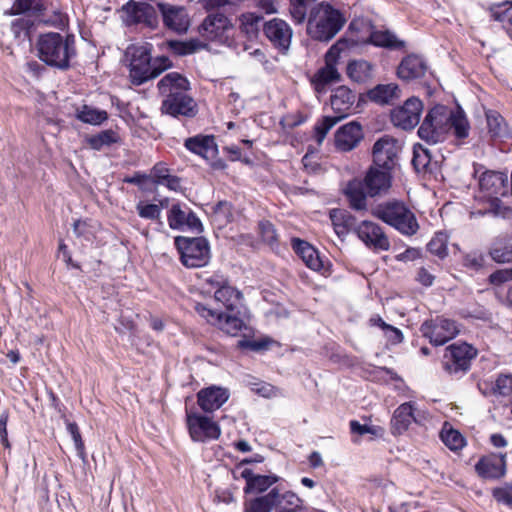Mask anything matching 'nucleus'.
I'll use <instances>...</instances> for the list:
<instances>
[{
    "label": "nucleus",
    "mask_w": 512,
    "mask_h": 512,
    "mask_svg": "<svg viewBox=\"0 0 512 512\" xmlns=\"http://www.w3.org/2000/svg\"><path fill=\"white\" fill-rule=\"evenodd\" d=\"M470 124L461 106L455 110L445 105H435L426 114L421 126L418 128V137L428 143L443 141L448 134L462 141L469 136Z\"/></svg>",
    "instance_id": "f257e3e1"
},
{
    "label": "nucleus",
    "mask_w": 512,
    "mask_h": 512,
    "mask_svg": "<svg viewBox=\"0 0 512 512\" xmlns=\"http://www.w3.org/2000/svg\"><path fill=\"white\" fill-rule=\"evenodd\" d=\"M162 101L161 112L174 118H193L197 112L195 100L187 93L190 83L186 77L178 72L166 74L157 84Z\"/></svg>",
    "instance_id": "f03ea898"
},
{
    "label": "nucleus",
    "mask_w": 512,
    "mask_h": 512,
    "mask_svg": "<svg viewBox=\"0 0 512 512\" xmlns=\"http://www.w3.org/2000/svg\"><path fill=\"white\" fill-rule=\"evenodd\" d=\"M38 58L46 65L66 71L71 67V60L77 56L75 36L62 35L58 32L40 34L36 41Z\"/></svg>",
    "instance_id": "7ed1b4c3"
},
{
    "label": "nucleus",
    "mask_w": 512,
    "mask_h": 512,
    "mask_svg": "<svg viewBox=\"0 0 512 512\" xmlns=\"http://www.w3.org/2000/svg\"><path fill=\"white\" fill-rule=\"evenodd\" d=\"M345 22L339 10L327 2H321L311 9L307 21V33L314 40L328 42L342 29Z\"/></svg>",
    "instance_id": "20e7f679"
},
{
    "label": "nucleus",
    "mask_w": 512,
    "mask_h": 512,
    "mask_svg": "<svg viewBox=\"0 0 512 512\" xmlns=\"http://www.w3.org/2000/svg\"><path fill=\"white\" fill-rule=\"evenodd\" d=\"M372 214L403 234L412 235L416 232L415 217L401 202L380 203L372 209Z\"/></svg>",
    "instance_id": "39448f33"
},
{
    "label": "nucleus",
    "mask_w": 512,
    "mask_h": 512,
    "mask_svg": "<svg viewBox=\"0 0 512 512\" xmlns=\"http://www.w3.org/2000/svg\"><path fill=\"white\" fill-rule=\"evenodd\" d=\"M174 242L185 267L199 268L208 264L210 247L206 238L177 236Z\"/></svg>",
    "instance_id": "423d86ee"
},
{
    "label": "nucleus",
    "mask_w": 512,
    "mask_h": 512,
    "mask_svg": "<svg viewBox=\"0 0 512 512\" xmlns=\"http://www.w3.org/2000/svg\"><path fill=\"white\" fill-rule=\"evenodd\" d=\"M477 356V349L466 342L453 343L446 347L443 355V368L451 375L466 373L472 360Z\"/></svg>",
    "instance_id": "0eeeda50"
},
{
    "label": "nucleus",
    "mask_w": 512,
    "mask_h": 512,
    "mask_svg": "<svg viewBox=\"0 0 512 512\" xmlns=\"http://www.w3.org/2000/svg\"><path fill=\"white\" fill-rule=\"evenodd\" d=\"M130 59V78L134 85H141L154 79V69L151 56V45H133L128 48Z\"/></svg>",
    "instance_id": "6e6552de"
},
{
    "label": "nucleus",
    "mask_w": 512,
    "mask_h": 512,
    "mask_svg": "<svg viewBox=\"0 0 512 512\" xmlns=\"http://www.w3.org/2000/svg\"><path fill=\"white\" fill-rule=\"evenodd\" d=\"M195 310L207 322L218 326L222 331L231 336L237 335L245 327L243 320L239 317L240 309L235 312H222L217 309H211L205 304L196 303Z\"/></svg>",
    "instance_id": "1a4fd4ad"
},
{
    "label": "nucleus",
    "mask_w": 512,
    "mask_h": 512,
    "mask_svg": "<svg viewBox=\"0 0 512 512\" xmlns=\"http://www.w3.org/2000/svg\"><path fill=\"white\" fill-rule=\"evenodd\" d=\"M461 325L453 319L438 316L435 319L425 321L421 325V332L430 343L441 346L454 339L460 333Z\"/></svg>",
    "instance_id": "9d476101"
},
{
    "label": "nucleus",
    "mask_w": 512,
    "mask_h": 512,
    "mask_svg": "<svg viewBox=\"0 0 512 512\" xmlns=\"http://www.w3.org/2000/svg\"><path fill=\"white\" fill-rule=\"evenodd\" d=\"M122 19L126 26L142 25L155 29L158 26V14L149 3L129 0L121 8Z\"/></svg>",
    "instance_id": "9b49d317"
},
{
    "label": "nucleus",
    "mask_w": 512,
    "mask_h": 512,
    "mask_svg": "<svg viewBox=\"0 0 512 512\" xmlns=\"http://www.w3.org/2000/svg\"><path fill=\"white\" fill-rule=\"evenodd\" d=\"M186 422L191 439L195 442H205L218 439L221 435L219 425L211 418L196 412H186Z\"/></svg>",
    "instance_id": "f8f14e48"
},
{
    "label": "nucleus",
    "mask_w": 512,
    "mask_h": 512,
    "mask_svg": "<svg viewBox=\"0 0 512 512\" xmlns=\"http://www.w3.org/2000/svg\"><path fill=\"white\" fill-rule=\"evenodd\" d=\"M263 34L279 52L285 53L288 51L293 32L286 21L280 18L266 21L263 24Z\"/></svg>",
    "instance_id": "ddd939ff"
},
{
    "label": "nucleus",
    "mask_w": 512,
    "mask_h": 512,
    "mask_svg": "<svg viewBox=\"0 0 512 512\" xmlns=\"http://www.w3.org/2000/svg\"><path fill=\"white\" fill-rule=\"evenodd\" d=\"M157 6L161 12L163 24L167 29L177 34H184L188 31L190 18L184 7L166 3H158Z\"/></svg>",
    "instance_id": "4468645a"
},
{
    "label": "nucleus",
    "mask_w": 512,
    "mask_h": 512,
    "mask_svg": "<svg viewBox=\"0 0 512 512\" xmlns=\"http://www.w3.org/2000/svg\"><path fill=\"white\" fill-rule=\"evenodd\" d=\"M357 236L375 251H387L390 248V242L382 228L372 222L364 220L356 227Z\"/></svg>",
    "instance_id": "2eb2a0df"
},
{
    "label": "nucleus",
    "mask_w": 512,
    "mask_h": 512,
    "mask_svg": "<svg viewBox=\"0 0 512 512\" xmlns=\"http://www.w3.org/2000/svg\"><path fill=\"white\" fill-rule=\"evenodd\" d=\"M480 190L490 198L498 199L509 192V181L506 173L486 171L479 178Z\"/></svg>",
    "instance_id": "dca6fc26"
},
{
    "label": "nucleus",
    "mask_w": 512,
    "mask_h": 512,
    "mask_svg": "<svg viewBox=\"0 0 512 512\" xmlns=\"http://www.w3.org/2000/svg\"><path fill=\"white\" fill-rule=\"evenodd\" d=\"M397 156L396 141L389 137L383 136L373 145V162L377 168L392 170L395 165Z\"/></svg>",
    "instance_id": "f3484780"
},
{
    "label": "nucleus",
    "mask_w": 512,
    "mask_h": 512,
    "mask_svg": "<svg viewBox=\"0 0 512 512\" xmlns=\"http://www.w3.org/2000/svg\"><path fill=\"white\" fill-rule=\"evenodd\" d=\"M229 390L220 386H209L202 388L197 393V403L205 413H211L220 407L229 399Z\"/></svg>",
    "instance_id": "a211bd4d"
},
{
    "label": "nucleus",
    "mask_w": 512,
    "mask_h": 512,
    "mask_svg": "<svg viewBox=\"0 0 512 512\" xmlns=\"http://www.w3.org/2000/svg\"><path fill=\"white\" fill-rule=\"evenodd\" d=\"M363 139V131L360 123L349 122L341 126L335 133V146L340 151H351Z\"/></svg>",
    "instance_id": "6ab92c4d"
},
{
    "label": "nucleus",
    "mask_w": 512,
    "mask_h": 512,
    "mask_svg": "<svg viewBox=\"0 0 512 512\" xmlns=\"http://www.w3.org/2000/svg\"><path fill=\"white\" fill-rule=\"evenodd\" d=\"M505 454H489L480 458L475 465L479 476L486 479H497L505 475Z\"/></svg>",
    "instance_id": "aec40b11"
},
{
    "label": "nucleus",
    "mask_w": 512,
    "mask_h": 512,
    "mask_svg": "<svg viewBox=\"0 0 512 512\" xmlns=\"http://www.w3.org/2000/svg\"><path fill=\"white\" fill-rule=\"evenodd\" d=\"M390 171L377 167H371L368 170L363 180L370 197L381 195L389 190L392 180Z\"/></svg>",
    "instance_id": "412c9836"
},
{
    "label": "nucleus",
    "mask_w": 512,
    "mask_h": 512,
    "mask_svg": "<svg viewBox=\"0 0 512 512\" xmlns=\"http://www.w3.org/2000/svg\"><path fill=\"white\" fill-rule=\"evenodd\" d=\"M184 146L190 152L210 161L216 158L218 146L213 135L198 134L185 140Z\"/></svg>",
    "instance_id": "4be33fe9"
},
{
    "label": "nucleus",
    "mask_w": 512,
    "mask_h": 512,
    "mask_svg": "<svg viewBox=\"0 0 512 512\" xmlns=\"http://www.w3.org/2000/svg\"><path fill=\"white\" fill-rule=\"evenodd\" d=\"M229 26V19L224 14L211 13L203 20L199 33L206 40H220Z\"/></svg>",
    "instance_id": "5701e85b"
},
{
    "label": "nucleus",
    "mask_w": 512,
    "mask_h": 512,
    "mask_svg": "<svg viewBox=\"0 0 512 512\" xmlns=\"http://www.w3.org/2000/svg\"><path fill=\"white\" fill-rule=\"evenodd\" d=\"M343 194L349 207L357 212L367 210V190L364 180L354 178L347 182Z\"/></svg>",
    "instance_id": "b1692460"
},
{
    "label": "nucleus",
    "mask_w": 512,
    "mask_h": 512,
    "mask_svg": "<svg viewBox=\"0 0 512 512\" xmlns=\"http://www.w3.org/2000/svg\"><path fill=\"white\" fill-rule=\"evenodd\" d=\"M390 118L394 126L406 131L413 130L416 125V96L409 97L403 106L393 109Z\"/></svg>",
    "instance_id": "393cba45"
},
{
    "label": "nucleus",
    "mask_w": 512,
    "mask_h": 512,
    "mask_svg": "<svg viewBox=\"0 0 512 512\" xmlns=\"http://www.w3.org/2000/svg\"><path fill=\"white\" fill-rule=\"evenodd\" d=\"M477 387L482 395L489 396H512V375L500 374L495 381L481 380Z\"/></svg>",
    "instance_id": "a878e982"
},
{
    "label": "nucleus",
    "mask_w": 512,
    "mask_h": 512,
    "mask_svg": "<svg viewBox=\"0 0 512 512\" xmlns=\"http://www.w3.org/2000/svg\"><path fill=\"white\" fill-rule=\"evenodd\" d=\"M339 44L340 41L332 45L325 54V66L317 73L318 81L322 84L336 82L341 78L336 68L341 52Z\"/></svg>",
    "instance_id": "bb28decb"
},
{
    "label": "nucleus",
    "mask_w": 512,
    "mask_h": 512,
    "mask_svg": "<svg viewBox=\"0 0 512 512\" xmlns=\"http://www.w3.org/2000/svg\"><path fill=\"white\" fill-rule=\"evenodd\" d=\"M241 478L246 481L244 493H263L273 484L279 481L276 475H255L251 469H244L241 472Z\"/></svg>",
    "instance_id": "cd10ccee"
},
{
    "label": "nucleus",
    "mask_w": 512,
    "mask_h": 512,
    "mask_svg": "<svg viewBox=\"0 0 512 512\" xmlns=\"http://www.w3.org/2000/svg\"><path fill=\"white\" fill-rule=\"evenodd\" d=\"M355 100V94L346 86L336 88L330 97L331 107L337 114L336 117H341V120L346 117Z\"/></svg>",
    "instance_id": "c85d7f7f"
},
{
    "label": "nucleus",
    "mask_w": 512,
    "mask_h": 512,
    "mask_svg": "<svg viewBox=\"0 0 512 512\" xmlns=\"http://www.w3.org/2000/svg\"><path fill=\"white\" fill-rule=\"evenodd\" d=\"M292 247L308 268L315 271L323 268V261L319 252L311 244L299 238H293Z\"/></svg>",
    "instance_id": "c756f323"
},
{
    "label": "nucleus",
    "mask_w": 512,
    "mask_h": 512,
    "mask_svg": "<svg viewBox=\"0 0 512 512\" xmlns=\"http://www.w3.org/2000/svg\"><path fill=\"white\" fill-rule=\"evenodd\" d=\"M416 421L414 416V407L412 402L401 404L391 418V431L394 435H400L405 432L410 424Z\"/></svg>",
    "instance_id": "7c9ffc66"
},
{
    "label": "nucleus",
    "mask_w": 512,
    "mask_h": 512,
    "mask_svg": "<svg viewBox=\"0 0 512 512\" xmlns=\"http://www.w3.org/2000/svg\"><path fill=\"white\" fill-rule=\"evenodd\" d=\"M280 504L278 488H273L268 494L245 501L244 512H271Z\"/></svg>",
    "instance_id": "2f4dec72"
},
{
    "label": "nucleus",
    "mask_w": 512,
    "mask_h": 512,
    "mask_svg": "<svg viewBox=\"0 0 512 512\" xmlns=\"http://www.w3.org/2000/svg\"><path fill=\"white\" fill-rule=\"evenodd\" d=\"M329 217L334 227V231L339 237L348 234L352 229L356 231L357 220L349 211L335 208L330 210Z\"/></svg>",
    "instance_id": "473e14b6"
},
{
    "label": "nucleus",
    "mask_w": 512,
    "mask_h": 512,
    "mask_svg": "<svg viewBox=\"0 0 512 512\" xmlns=\"http://www.w3.org/2000/svg\"><path fill=\"white\" fill-rule=\"evenodd\" d=\"M368 98L379 105H390L393 100L400 97V89L397 84H378L367 93Z\"/></svg>",
    "instance_id": "72a5a7b5"
},
{
    "label": "nucleus",
    "mask_w": 512,
    "mask_h": 512,
    "mask_svg": "<svg viewBox=\"0 0 512 512\" xmlns=\"http://www.w3.org/2000/svg\"><path fill=\"white\" fill-rule=\"evenodd\" d=\"M214 298L228 312H235L242 307V293L228 284L217 289L214 293Z\"/></svg>",
    "instance_id": "f704fd0d"
},
{
    "label": "nucleus",
    "mask_w": 512,
    "mask_h": 512,
    "mask_svg": "<svg viewBox=\"0 0 512 512\" xmlns=\"http://www.w3.org/2000/svg\"><path fill=\"white\" fill-rule=\"evenodd\" d=\"M368 42L377 47L389 50H401L405 42L397 39L396 35L389 30H374L370 33Z\"/></svg>",
    "instance_id": "c9c22d12"
},
{
    "label": "nucleus",
    "mask_w": 512,
    "mask_h": 512,
    "mask_svg": "<svg viewBox=\"0 0 512 512\" xmlns=\"http://www.w3.org/2000/svg\"><path fill=\"white\" fill-rule=\"evenodd\" d=\"M491 258L497 263H509L512 261V236L498 238L492 245Z\"/></svg>",
    "instance_id": "e433bc0d"
},
{
    "label": "nucleus",
    "mask_w": 512,
    "mask_h": 512,
    "mask_svg": "<svg viewBox=\"0 0 512 512\" xmlns=\"http://www.w3.org/2000/svg\"><path fill=\"white\" fill-rule=\"evenodd\" d=\"M348 77L356 83H365L372 78V65L366 60H353L347 65Z\"/></svg>",
    "instance_id": "4c0bfd02"
},
{
    "label": "nucleus",
    "mask_w": 512,
    "mask_h": 512,
    "mask_svg": "<svg viewBox=\"0 0 512 512\" xmlns=\"http://www.w3.org/2000/svg\"><path fill=\"white\" fill-rule=\"evenodd\" d=\"M264 17L256 13H246L241 17V31L247 35L249 39L257 38L260 30L263 31L265 24Z\"/></svg>",
    "instance_id": "58836bf2"
},
{
    "label": "nucleus",
    "mask_w": 512,
    "mask_h": 512,
    "mask_svg": "<svg viewBox=\"0 0 512 512\" xmlns=\"http://www.w3.org/2000/svg\"><path fill=\"white\" fill-rule=\"evenodd\" d=\"M76 116L80 121L92 125H99L108 118L106 111L98 110L88 105H83L81 109H78Z\"/></svg>",
    "instance_id": "ea45409f"
},
{
    "label": "nucleus",
    "mask_w": 512,
    "mask_h": 512,
    "mask_svg": "<svg viewBox=\"0 0 512 512\" xmlns=\"http://www.w3.org/2000/svg\"><path fill=\"white\" fill-rule=\"evenodd\" d=\"M118 141V134L111 129L101 131L100 133L88 138L90 147L98 151L101 150L104 146H110L111 144L117 143Z\"/></svg>",
    "instance_id": "a19ab883"
},
{
    "label": "nucleus",
    "mask_w": 512,
    "mask_h": 512,
    "mask_svg": "<svg viewBox=\"0 0 512 512\" xmlns=\"http://www.w3.org/2000/svg\"><path fill=\"white\" fill-rule=\"evenodd\" d=\"M167 47L174 55L185 56L195 53L201 47V44L197 40H170L167 41Z\"/></svg>",
    "instance_id": "79ce46f5"
},
{
    "label": "nucleus",
    "mask_w": 512,
    "mask_h": 512,
    "mask_svg": "<svg viewBox=\"0 0 512 512\" xmlns=\"http://www.w3.org/2000/svg\"><path fill=\"white\" fill-rule=\"evenodd\" d=\"M45 10L42 0H15L9 15H19L28 11L41 14Z\"/></svg>",
    "instance_id": "37998d69"
},
{
    "label": "nucleus",
    "mask_w": 512,
    "mask_h": 512,
    "mask_svg": "<svg viewBox=\"0 0 512 512\" xmlns=\"http://www.w3.org/2000/svg\"><path fill=\"white\" fill-rule=\"evenodd\" d=\"M189 208L183 209L182 206L177 203L173 204L167 214V221L169 227L173 230H184L185 229V216L187 215Z\"/></svg>",
    "instance_id": "c03bdc74"
},
{
    "label": "nucleus",
    "mask_w": 512,
    "mask_h": 512,
    "mask_svg": "<svg viewBox=\"0 0 512 512\" xmlns=\"http://www.w3.org/2000/svg\"><path fill=\"white\" fill-rule=\"evenodd\" d=\"M314 3L308 0H290L289 11L296 24L303 23L307 18L308 10L314 7Z\"/></svg>",
    "instance_id": "a18cd8bd"
},
{
    "label": "nucleus",
    "mask_w": 512,
    "mask_h": 512,
    "mask_svg": "<svg viewBox=\"0 0 512 512\" xmlns=\"http://www.w3.org/2000/svg\"><path fill=\"white\" fill-rule=\"evenodd\" d=\"M136 210L141 218L157 221L160 225H163V222L161 221V206L154 203L139 201L136 205Z\"/></svg>",
    "instance_id": "49530a36"
},
{
    "label": "nucleus",
    "mask_w": 512,
    "mask_h": 512,
    "mask_svg": "<svg viewBox=\"0 0 512 512\" xmlns=\"http://www.w3.org/2000/svg\"><path fill=\"white\" fill-rule=\"evenodd\" d=\"M488 131L493 137H503L507 133L503 117L495 112L489 111L486 114Z\"/></svg>",
    "instance_id": "de8ad7c7"
},
{
    "label": "nucleus",
    "mask_w": 512,
    "mask_h": 512,
    "mask_svg": "<svg viewBox=\"0 0 512 512\" xmlns=\"http://www.w3.org/2000/svg\"><path fill=\"white\" fill-rule=\"evenodd\" d=\"M341 117L336 116H324L320 121H318L314 126L315 139L318 145L322 144L327 133L335 126Z\"/></svg>",
    "instance_id": "09e8293b"
},
{
    "label": "nucleus",
    "mask_w": 512,
    "mask_h": 512,
    "mask_svg": "<svg viewBox=\"0 0 512 512\" xmlns=\"http://www.w3.org/2000/svg\"><path fill=\"white\" fill-rule=\"evenodd\" d=\"M397 75L405 81L416 78V55L410 54L402 59L397 68Z\"/></svg>",
    "instance_id": "8fccbe9b"
},
{
    "label": "nucleus",
    "mask_w": 512,
    "mask_h": 512,
    "mask_svg": "<svg viewBox=\"0 0 512 512\" xmlns=\"http://www.w3.org/2000/svg\"><path fill=\"white\" fill-rule=\"evenodd\" d=\"M441 439H442L443 443L450 450H453V451L460 450L465 445V439L462 436V434L459 431L454 430L452 428H450V429L444 428L441 432Z\"/></svg>",
    "instance_id": "3c124183"
},
{
    "label": "nucleus",
    "mask_w": 512,
    "mask_h": 512,
    "mask_svg": "<svg viewBox=\"0 0 512 512\" xmlns=\"http://www.w3.org/2000/svg\"><path fill=\"white\" fill-rule=\"evenodd\" d=\"M447 242L448 237L445 233H436L427 244L428 251L439 258H444L447 255Z\"/></svg>",
    "instance_id": "603ef678"
},
{
    "label": "nucleus",
    "mask_w": 512,
    "mask_h": 512,
    "mask_svg": "<svg viewBox=\"0 0 512 512\" xmlns=\"http://www.w3.org/2000/svg\"><path fill=\"white\" fill-rule=\"evenodd\" d=\"M423 76V81H418V90L423 89L425 93L430 96L433 93V82H434V75L432 72L428 71V67L426 64L418 58V79Z\"/></svg>",
    "instance_id": "864d4df0"
},
{
    "label": "nucleus",
    "mask_w": 512,
    "mask_h": 512,
    "mask_svg": "<svg viewBox=\"0 0 512 512\" xmlns=\"http://www.w3.org/2000/svg\"><path fill=\"white\" fill-rule=\"evenodd\" d=\"M490 14L495 21L507 24L512 14V2L507 1L492 5L490 7Z\"/></svg>",
    "instance_id": "5fc2aeb1"
},
{
    "label": "nucleus",
    "mask_w": 512,
    "mask_h": 512,
    "mask_svg": "<svg viewBox=\"0 0 512 512\" xmlns=\"http://www.w3.org/2000/svg\"><path fill=\"white\" fill-rule=\"evenodd\" d=\"M213 214L221 224L231 222L233 219L232 205L228 201H219L213 207Z\"/></svg>",
    "instance_id": "6e6d98bb"
},
{
    "label": "nucleus",
    "mask_w": 512,
    "mask_h": 512,
    "mask_svg": "<svg viewBox=\"0 0 512 512\" xmlns=\"http://www.w3.org/2000/svg\"><path fill=\"white\" fill-rule=\"evenodd\" d=\"M350 430L352 433L358 435H364L369 433L376 437H383L385 433V430L380 426H368L365 424H360L356 420H352L350 422Z\"/></svg>",
    "instance_id": "4d7b16f0"
},
{
    "label": "nucleus",
    "mask_w": 512,
    "mask_h": 512,
    "mask_svg": "<svg viewBox=\"0 0 512 512\" xmlns=\"http://www.w3.org/2000/svg\"><path fill=\"white\" fill-rule=\"evenodd\" d=\"M170 175V169L167 165L164 162H158L152 167L149 176L154 184L162 185Z\"/></svg>",
    "instance_id": "13d9d810"
},
{
    "label": "nucleus",
    "mask_w": 512,
    "mask_h": 512,
    "mask_svg": "<svg viewBox=\"0 0 512 512\" xmlns=\"http://www.w3.org/2000/svg\"><path fill=\"white\" fill-rule=\"evenodd\" d=\"M259 231L262 240L265 243L269 244L270 246H273L275 243H277L276 229L270 221L264 220L259 222Z\"/></svg>",
    "instance_id": "bf43d9fd"
},
{
    "label": "nucleus",
    "mask_w": 512,
    "mask_h": 512,
    "mask_svg": "<svg viewBox=\"0 0 512 512\" xmlns=\"http://www.w3.org/2000/svg\"><path fill=\"white\" fill-rule=\"evenodd\" d=\"M67 430L70 433V435L72 436V439L75 444V448L78 451L79 456L84 458L85 447H84V442L82 440L78 425L75 422H67Z\"/></svg>",
    "instance_id": "052dcab7"
},
{
    "label": "nucleus",
    "mask_w": 512,
    "mask_h": 512,
    "mask_svg": "<svg viewBox=\"0 0 512 512\" xmlns=\"http://www.w3.org/2000/svg\"><path fill=\"white\" fill-rule=\"evenodd\" d=\"M493 497L500 503L512 505V484L495 488L493 490Z\"/></svg>",
    "instance_id": "680f3d73"
},
{
    "label": "nucleus",
    "mask_w": 512,
    "mask_h": 512,
    "mask_svg": "<svg viewBox=\"0 0 512 512\" xmlns=\"http://www.w3.org/2000/svg\"><path fill=\"white\" fill-rule=\"evenodd\" d=\"M511 280H512V269L511 268L496 270L489 276V281L493 285H501V284L506 283Z\"/></svg>",
    "instance_id": "e2e57ef3"
},
{
    "label": "nucleus",
    "mask_w": 512,
    "mask_h": 512,
    "mask_svg": "<svg viewBox=\"0 0 512 512\" xmlns=\"http://www.w3.org/2000/svg\"><path fill=\"white\" fill-rule=\"evenodd\" d=\"M238 347L241 349H249L251 351H262L268 348V342L264 340H247L238 341Z\"/></svg>",
    "instance_id": "0e129e2a"
},
{
    "label": "nucleus",
    "mask_w": 512,
    "mask_h": 512,
    "mask_svg": "<svg viewBox=\"0 0 512 512\" xmlns=\"http://www.w3.org/2000/svg\"><path fill=\"white\" fill-rule=\"evenodd\" d=\"M185 217V228L197 233H201L203 231V226L200 219L190 208L188 209L187 215Z\"/></svg>",
    "instance_id": "69168bd1"
},
{
    "label": "nucleus",
    "mask_w": 512,
    "mask_h": 512,
    "mask_svg": "<svg viewBox=\"0 0 512 512\" xmlns=\"http://www.w3.org/2000/svg\"><path fill=\"white\" fill-rule=\"evenodd\" d=\"M149 180L150 176L141 172H135L134 175L127 176L124 178L125 183L137 185L143 191H148V188L145 186V183Z\"/></svg>",
    "instance_id": "338daca9"
},
{
    "label": "nucleus",
    "mask_w": 512,
    "mask_h": 512,
    "mask_svg": "<svg viewBox=\"0 0 512 512\" xmlns=\"http://www.w3.org/2000/svg\"><path fill=\"white\" fill-rule=\"evenodd\" d=\"M153 69H154V78L159 76L164 70L172 67V62L167 56H159L155 59H152Z\"/></svg>",
    "instance_id": "774afa93"
}]
</instances>
